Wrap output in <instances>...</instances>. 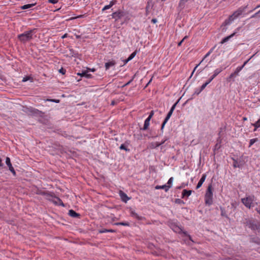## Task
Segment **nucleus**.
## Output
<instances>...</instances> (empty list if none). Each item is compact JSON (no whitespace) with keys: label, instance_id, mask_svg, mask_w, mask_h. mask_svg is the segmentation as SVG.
I'll list each match as a JSON object with an SVG mask.
<instances>
[{"label":"nucleus","instance_id":"1","mask_svg":"<svg viewBox=\"0 0 260 260\" xmlns=\"http://www.w3.org/2000/svg\"><path fill=\"white\" fill-rule=\"evenodd\" d=\"M37 28H34L25 31L23 33L18 35L17 38L21 43L25 44L33 39V35L37 32Z\"/></svg>","mask_w":260,"mask_h":260},{"label":"nucleus","instance_id":"2","mask_svg":"<svg viewBox=\"0 0 260 260\" xmlns=\"http://www.w3.org/2000/svg\"><path fill=\"white\" fill-rule=\"evenodd\" d=\"M180 238H181V242L182 244H185L188 246H192L195 243L188 233L186 231H184L180 227Z\"/></svg>","mask_w":260,"mask_h":260},{"label":"nucleus","instance_id":"3","mask_svg":"<svg viewBox=\"0 0 260 260\" xmlns=\"http://www.w3.org/2000/svg\"><path fill=\"white\" fill-rule=\"evenodd\" d=\"M213 188L212 183L208 185L205 195V203L206 205L210 206L213 204Z\"/></svg>","mask_w":260,"mask_h":260},{"label":"nucleus","instance_id":"4","mask_svg":"<svg viewBox=\"0 0 260 260\" xmlns=\"http://www.w3.org/2000/svg\"><path fill=\"white\" fill-rule=\"evenodd\" d=\"M246 7H240L237 11L234 12V13L231 15L228 19H226L224 22V25H229L231 22L236 18H238L239 16L242 14V13L245 11Z\"/></svg>","mask_w":260,"mask_h":260},{"label":"nucleus","instance_id":"5","mask_svg":"<svg viewBox=\"0 0 260 260\" xmlns=\"http://www.w3.org/2000/svg\"><path fill=\"white\" fill-rule=\"evenodd\" d=\"M244 224L253 231H260V223L250 219H245Z\"/></svg>","mask_w":260,"mask_h":260},{"label":"nucleus","instance_id":"6","mask_svg":"<svg viewBox=\"0 0 260 260\" xmlns=\"http://www.w3.org/2000/svg\"><path fill=\"white\" fill-rule=\"evenodd\" d=\"M179 103V99L176 101V102L174 104V105L172 106L171 109L170 110L169 112L168 113L166 117H165V119L164 120L161 125V128L160 131L162 132L163 129L165 127V124L167 123L170 118L172 115V113L175 109L176 106Z\"/></svg>","mask_w":260,"mask_h":260},{"label":"nucleus","instance_id":"7","mask_svg":"<svg viewBox=\"0 0 260 260\" xmlns=\"http://www.w3.org/2000/svg\"><path fill=\"white\" fill-rule=\"evenodd\" d=\"M26 110V112L28 115L31 116L40 117L42 116V114H44V112L31 107L29 108L27 107Z\"/></svg>","mask_w":260,"mask_h":260},{"label":"nucleus","instance_id":"8","mask_svg":"<svg viewBox=\"0 0 260 260\" xmlns=\"http://www.w3.org/2000/svg\"><path fill=\"white\" fill-rule=\"evenodd\" d=\"M255 197L254 196H249L241 199L242 203L248 208L250 209L253 207V202Z\"/></svg>","mask_w":260,"mask_h":260},{"label":"nucleus","instance_id":"9","mask_svg":"<svg viewBox=\"0 0 260 260\" xmlns=\"http://www.w3.org/2000/svg\"><path fill=\"white\" fill-rule=\"evenodd\" d=\"M232 159L233 160V166L234 168H241L244 166L245 164L244 160L242 159V156L239 159H235L234 158H232Z\"/></svg>","mask_w":260,"mask_h":260},{"label":"nucleus","instance_id":"10","mask_svg":"<svg viewBox=\"0 0 260 260\" xmlns=\"http://www.w3.org/2000/svg\"><path fill=\"white\" fill-rule=\"evenodd\" d=\"M112 18L115 19V21H118L122 18L126 16V13L122 11H117L112 13L111 15Z\"/></svg>","mask_w":260,"mask_h":260},{"label":"nucleus","instance_id":"11","mask_svg":"<svg viewBox=\"0 0 260 260\" xmlns=\"http://www.w3.org/2000/svg\"><path fill=\"white\" fill-rule=\"evenodd\" d=\"M50 117L46 114V113L44 112V114L42 115V116H40L39 118L38 119V121L42 124L47 125L49 122Z\"/></svg>","mask_w":260,"mask_h":260},{"label":"nucleus","instance_id":"12","mask_svg":"<svg viewBox=\"0 0 260 260\" xmlns=\"http://www.w3.org/2000/svg\"><path fill=\"white\" fill-rule=\"evenodd\" d=\"M6 164L7 165V166L9 168V170L12 173V174L14 176H16V171L12 166V165L11 162V159L9 157H7L6 158Z\"/></svg>","mask_w":260,"mask_h":260},{"label":"nucleus","instance_id":"13","mask_svg":"<svg viewBox=\"0 0 260 260\" xmlns=\"http://www.w3.org/2000/svg\"><path fill=\"white\" fill-rule=\"evenodd\" d=\"M168 225L175 233H179V225L177 222H174L173 220L168 221Z\"/></svg>","mask_w":260,"mask_h":260},{"label":"nucleus","instance_id":"14","mask_svg":"<svg viewBox=\"0 0 260 260\" xmlns=\"http://www.w3.org/2000/svg\"><path fill=\"white\" fill-rule=\"evenodd\" d=\"M130 144V141L126 140L123 144H121L119 147L120 150H125L126 152H129L130 149L128 148V145Z\"/></svg>","mask_w":260,"mask_h":260},{"label":"nucleus","instance_id":"15","mask_svg":"<svg viewBox=\"0 0 260 260\" xmlns=\"http://www.w3.org/2000/svg\"><path fill=\"white\" fill-rule=\"evenodd\" d=\"M119 196L121 201L124 203H126L131 199L125 192L122 190L119 191Z\"/></svg>","mask_w":260,"mask_h":260},{"label":"nucleus","instance_id":"16","mask_svg":"<svg viewBox=\"0 0 260 260\" xmlns=\"http://www.w3.org/2000/svg\"><path fill=\"white\" fill-rule=\"evenodd\" d=\"M68 215L72 217L76 218H80L81 216L80 214L76 212L73 209H70L69 210Z\"/></svg>","mask_w":260,"mask_h":260},{"label":"nucleus","instance_id":"17","mask_svg":"<svg viewBox=\"0 0 260 260\" xmlns=\"http://www.w3.org/2000/svg\"><path fill=\"white\" fill-rule=\"evenodd\" d=\"M77 75L80 76L81 77H84L87 79L91 78L92 77V75L89 74L87 70H83L81 73H77Z\"/></svg>","mask_w":260,"mask_h":260},{"label":"nucleus","instance_id":"18","mask_svg":"<svg viewBox=\"0 0 260 260\" xmlns=\"http://www.w3.org/2000/svg\"><path fill=\"white\" fill-rule=\"evenodd\" d=\"M37 194L42 195V196H46L48 197H53V192L48 191H42L41 190L38 189L36 192Z\"/></svg>","mask_w":260,"mask_h":260},{"label":"nucleus","instance_id":"19","mask_svg":"<svg viewBox=\"0 0 260 260\" xmlns=\"http://www.w3.org/2000/svg\"><path fill=\"white\" fill-rule=\"evenodd\" d=\"M130 214L132 217H135L138 220H143L145 219L143 216H139L135 211L131 209Z\"/></svg>","mask_w":260,"mask_h":260},{"label":"nucleus","instance_id":"20","mask_svg":"<svg viewBox=\"0 0 260 260\" xmlns=\"http://www.w3.org/2000/svg\"><path fill=\"white\" fill-rule=\"evenodd\" d=\"M53 196L52 197L55 198L57 200V201H53L54 204H55V205L61 206L62 207L65 206V205L59 197H56L54 193H53Z\"/></svg>","mask_w":260,"mask_h":260},{"label":"nucleus","instance_id":"21","mask_svg":"<svg viewBox=\"0 0 260 260\" xmlns=\"http://www.w3.org/2000/svg\"><path fill=\"white\" fill-rule=\"evenodd\" d=\"M222 142V139L221 138V137H218L216 140V144L214 146V151L218 150L221 147V143Z\"/></svg>","mask_w":260,"mask_h":260},{"label":"nucleus","instance_id":"22","mask_svg":"<svg viewBox=\"0 0 260 260\" xmlns=\"http://www.w3.org/2000/svg\"><path fill=\"white\" fill-rule=\"evenodd\" d=\"M215 46H214L213 48H211L210 49V50L205 55L204 57L202 59V60L200 62V63L199 64H198L196 67L195 68H194L193 69V71H192V73H191V75L193 74V73L194 72L195 70H196V69L198 67V66L204 61V60L205 59V58H206L207 57H208L210 54V53L213 51V49L215 48Z\"/></svg>","mask_w":260,"mask_h":260},{"label":"nucleus","instance_id":"23","mask_svg":"<svg viewBox=\"0 0 260 260\" xmlns=\"http://www.w3.org/2000/svg\"><path fill=\"white\" fill-rule=\"evenodd\" d=\"M116 63V61L114 60H109V61L105 63V67L106 70H109L111 67L114 66Z\"/></svg>","mask_w":260,"mask_h":260},{"label":"nucleus","instance_id":"24","mask_svg":"<svg viewBox=\"0 0 260 260\" xmlns=\"http://www.w3.org/2000/svg\"><path fill=\"white\" fill-rule=\"evenodd\" d=\"M242 69H243V67L239 66V67H237L236 68V70L235 71V72L230 75L229 78L231 79V78H234L236 76H238L239 73L242 70Z\"/></svg>","mask_w":260,"mask_h":260},{"label":"nucleus","instance_id":"25","mask_svg":"<svg viewBox=\"0 0 260 260\" xmlns=\"http://www.w3.org/2000/svg\"><path fill=\"white\" fill-rule=\"evenodd\" d=\"M206 176H207V175L206 174H204L202 175L201 178L199 180V181L196 186V189H198L202 186L203 183H204V182L205 181V180L206 178Z\"/></svg>","mask_w":260,"mask_h":260},{"label":"nucleus","instance_id":"26","mask_svg":"<svg viewBox=\"0 0 260 260\" xmlns=\"http://www.w3.org/2000/svg\"><path fill=\"white\" fill-rule=\"evenodd\" d=\"M191 192V190L183 189L182 192V198H188Z\"/></svg>","mask_w":260,"mask_h":260},{"label":"nucleus","instance_id":"27","mask_svg":"<svg viewBox=\"0 0 260 260\" xmlns=\"http://www.w3.org/2000/svg\"><path fill=\"white\" fill-rule=\"evenodd\" d=\"M79 53L77 52H76L73 49H70L69 53L68 54V56L69 57H74L76 58L78 57Z\"/></svg>","mask_w":260,"mask_h":260},{"label":"nucleus","instance_id":"28","mask_svg":"<svg viewBox=\"0 0 260 260\" xmlns=\"http://www.w3.org/2000/svg\"><path fill=\"white\" fill-rule=\"evenodd\" d=\"M236 32H234L233 34H232L231 35H230V36L224 38L221 41L220 43L222 44H224V43L228 42L231 38L233 37L236 35Z\"/></svg>","mask_w":260,"mask_h":260},{"label":"nucleus","instance_id":"29","mask_svg":"<svg viewBox=\"0 0 260 260\" xmlns=\"http://www.w3.org/2000/svg\"><path fill=\"white\" fill-rule=\"evenodd\" d=\"M36 4H37L36 3H32V4H26V5L21 6L20 9H21V10H25V9H29V8H32V7L35 6Z\"/></svg>","mask_w":260,"mask_h":260},{"label":"nucleus","instance_id":"30","mask_svg":"<svg viewBox=\"0 0 260 260\" xmlns=\"http://www.w3.org/2000/svg\"><path fill=\"white\" fill-rule=\"evenodd\" d=\"M155 188L156 189H164L165 190V191L167 192L170 188V186H167L166 184L162 185H156L155 187Z\"/></svg>","mask_w":260,"mask_h":260},{"label":"nucleus","instance_id":"31","mask_svg":"<svg viewBox=\"0 0 260 260\" xmlns=\"http://www.w3.org/2000/svg\"><path fill=\"white\" fill-rule=\"evenodd\" d=\"M56 132L58 134H59V135H61V136H62L64 137V138H68V137L69 136L67 134V133H66V131H62V130H61V129H56Z\"/></svg>","mask_w":260,"mask_h":260},{"label":"nucleus","instance_id":"32","mask_svg":"<svg viewBox=\"0 0 260 260\" xmlns=\"http://www.w3.org/2000/svg\"><path fill=\"white\" fill-rule=\"evenodd\" d=\"M114 225H123V226H129L130 223L127 221H122V222H115L114 223Z\"/></svg>","mask_w":260,"mask_h":260},{"label":"nucleus","instance_id":"33","mask_svg":"<svg viewBox=\"0 0 260 260\" xmlns=\"http://www.w3.org/2000/svg\"><path fill=\"white\" fill-rule=\"evenodd\" d=\"M250 242L260 245V239L256 237L251 238L250 239Z\"/></svg>","mask_w":260,"mask_h":260},{"label":"nucleus","instance_id":"34","mask_svg":"<svg viewBox=\"0 0 260 260\" xmlns=\"http://www.w3.org/2000/svg\"><path fill=\"white\" fill-rule=\"evenodd\" d=\"M150 125V121L145 119L144 121V126L142 128H141L140 129L142 131H146L148 129L149 126Z\"/></svg>","mask_w":260,"mask_h":260},{"label":"nucleus","instance_id":"35","mask_svg":"<svg viewBox=\"0 0 260 260\" xmlns=\"http://www.w3.org/2000/svg\"><path fill=\"white\" fill-rule=\"evenodd\" d=\"M222 71V69L221 68L216 69L214 72L213 75L211 76L212 78L214 79Z\"/></svg>","mask_w":260,"mask_h":260},{"label":"nucleus","instance_id":"36","mask_svg":"<svg viewBox=\"0 0 260 260\" xmlns=\"http://www.w3.org/2000/svg\"><path fill=\"white\" fill-rule=\"evenodd\" d=\"M160 145H161V143H159V142H152L150 144V147L151 149H154V148L158 147Z\"/></svg>","mask_w":260,"mask_h":260},{"label":"nucleus","instance_id":"37","mask_svg":"<svg viewBox=\"0 0 260 260\" xmlns=\"http://www.w3.org/2000/svg\"><path fill=\"white\" fill-rule=\"evenodd\" d=\"M252 125L254 127L253 131H256L257 128L260 127V118L254 123H252Z\"/></svg>","mask_w":260,"mask_h":260},{"label":"nucleus","instance_id":"38","mask_svg":"<svg viewBox=\"0 0 260 260\" xmlns=\"http://www.w3.org/2000/svg\"><path fill=\"white\" fill-rule=\"evenodd\" d=\"M220 210L221 211V215L222 216H223V217H225L227 218H229V217L228 216V215L226 214V212L225 211V209H224V208L222 207H220Z\"/></svg>","mask_w":260,"mask_h":260},{"label":"nucleus","instance_id":"39","mask_svg":"<svg viewBox=\"0 0 260 260\" xmlns=\"http://www.w3.org/2000/svg\"><path fill=\"white\" fill-rule=\"evenodd\" d=\"M214 79L211 77L202 86V89H205V87L213 80Z\"/></svg>","mask_w":260,"mask_h":260},{"label":"nucleus","instance_id":"40","mask_svg":"<svg viewBox=\"0 0 260 260\" xmlns=\"http://www.w3.org/2000/svg\"><path fill=\"white\" fill-rule=\"evenodd\" d=\"M154 6V4L152 5L151 4L148 5V3L147 4V6L146 7V15H148L149 13V9H152Z\"/></svg>","mask_w":260,"mask_h":260},{"label":"nucleus","instance_id":"41","mask_svg":"<svg viewBox=\"0 0 260 260\" xmlns=\"http://www.w3.org/2000/svg\"><path fill=\"white\" fill-rule=\"evenodd\" d=\"M138 51L137 50H136L134 52L131 53L128 57V60H131L133 58H134L135 56L136 55L137 53H138Z\"/></svg>","mask_w":260,"mask_h":260},{"label":"nucleus","instance_id":"42","mask_svg":"<svg viewBox=\"0 0 260 260\" xmlns=\"http://www.w3.org/2000/svg\"><path fill=\"white\" fill-rule=\"evenodd\" d=\"M257 138L252 139L250 140L249 147H250L255 142L257 141Z\"/></svg>","mask_w":260,"mask_h":260},{"label":"nucleus","instance_id":"43","mask_svg":"<svg viewBox=\"0 0 260 260\" xmlns=\"http://www.w3.org/2000/svg\"><path fill=\"white\" fill-rule=\"evenodd\" d=\"M46 101L54 102L55 103H59L60 102V100H58V99H47V100H46Z\"/></svg>","mask_w":260,"mask_h":260},{"label":"nucleus","instance_id":"44","mask_svg":"<svg viewBox=\"0 0 260 260\" xmlns=\"http://www.w3.org/2000/svg\"><path fill=\"white\" fill-rule=\"evenodd\" d=\"M173 181V178L171 177L168 181V183H167L168 185H167V186H170V188H171L172 186Z\"/></svg>","mask_w":260,"mask_h":260},{"label":"nucleus","instance_id":"45","mask_svg":"<svg viewBox=\"0 0 260 260\" xmlns=\"http://www.w3.org/2000/svg\"><path fill=\"white\" fill-rule=\"evenodd\" d=\"M98 232L99 233H104L108 232V229H106L105 228H102L101 229L98 230Z\"/></svg>","mask_w":260,"mask_h":260},{"label":"nucleus","instance_id":"46","mask_svg":"<svg viewBox=\"0 0 260 260\" xmlns=\"http://www.w3.org/2000/svg\"><path fill=\"white\" fill-rule=\"evenodd\" d=\"M204 89H202V86L199 89H196L194 92L195 94H199Z\"/></svg>","mask_w":260,"mask_h":260},{"label":"nucleus","instance_id":"47","mask_svg":"<svg viewBox=\"0 0 260 260\" xmlns=\"http://www.w3.org/2000/svg\"><path fill=\"white\" fill-rule=\"evenodd\" d=\"M135 76H136L135 75H134L133 77H132V78L129 81H128L127 83H126L125 84H124L122 87H123L128 85L133 81Z\"/></svg>","mask_w":260,"mask_h":260},{"label":"nucleus","instance_id":"48","mask_svg":"<svg viewBox=\"0 0 260 260\" xmlns=\"http://www.w3.org/2000/svg\"><path fill=\"white\" fill-rule=\"evenodd\" d=\"M58 72L59 73L61 74L62 75H65L66 72V70L64 69L63 68H61L59 70Z\"/></svg>","mask_w":260,"mask_h":260},{"label":"nucleus","instance_id":"49","mask_svg":"<svg viewBox=\"0 0 260 260\" xmlns=\"http://www.w3.org/2000/svg\"><path fill=\"white\" fill-rule=\"evenodd\" d=\"M151 253L152 254L156 256H159L160 255V253L159 252L155 251V250H152Z\"/></svg>","mask_w":260,"mask_h":260},{"label":"nucleus","instance_id":"50","mask_svg":"<svg viewBox=\"0 0 260 260\" xmlns=\"http://www.w3.org/2000/svg\"><path fill=\"white\" fill-rule=\"evenodd\" d=\"M116 3V0H112L110 2V4L109 5L111 7H112L113 5H115Z\"/></svg>","mask_w":260,"mask_h":260},{"label":"nucleus","instance_id":"51","mask_svg":"<svg viewBox=\"0 0 260 260\" xmlns=\"http://www.w3.org/2000/svg\"><path fill=\"white\" fill-rule=\"evenodd\" d=\"M58 2V0H48V3L52 4H55Z\"/></svg>","mask_w":260,"mask_h":260},{"label":"nucleus","instance_id":"52","mask_svg":"<svg viewBox=\"0 0 260 260\" xmlns=\"http://www.w3.org/2000/svg\"><path fill=\"white\" fill-rule=\"evenodd\" d=\"M254 54L252 56H251V57L250 58H249L248 60H247L246 61H245L243 64L242 66H241V67H243V68L244 67V66L248 63V62L250 60V59L252 58L253 56H254Z\"/></svg>","mask_w":260,"mask_h":260},{"label":"nucleus","instance_id":"53","mask_svg":"<svg viewBox=\"0 0 260 260\" xmlns=\"http://www.w3.org/2000/svg\"><path fill=\"white\" fill-rule=\"evenodd\" d=\"M254 54L252 56H251V57L250 58H249L248 60H247L246 61H245L243 64L242 66H241V67H243V68L244 67V66L248 63V62L250 60V59L252 58L253 56H254Z\"/></svg>","mask_w":260,"mask_h":260},{"label":"nucleus","instance_id":"54","mask_svg":"<svg viewBox=\"0 0 260 260\" xmlns=\"http://www.w3.org/2000/svg\"><path fill=\"white\" fill-rule=\"evenodd\" d=\"M111 8V7L109 6V5H106L102 9V11H104L106 10L109 9Z\"/></svg>","mask_w":260,"mask_h":260},{"label":"nucleus","instance_id":"55","mask_svg":"<svg viewBox=\"0 0 260 260\" xmlns=\"http://www.w3.org/2000/svg\"><path fill=\"white\" fill-rule=\"evenodd\" d=\"M30 78L28 76H25V77L23 78L22 81L26 82V81H28Z\"/></svg>","mask_w":260,"mask_h":260},{"label":"nucleus","instance_id":"56","mask_svg":"<svg viewBox=\"0 0 260 260\" xmlns=\"http://www.w3.org/2000/svg\"><path fill=\"white\" fill-rule=\"evenodd\" d=\"M155 247V246L152 244V243H150L148 244V248L151 250H152L153 248Z\"/></svg>","mask_w":260,"mask_h":260},{"label":"nucleus","instance_id":"57","mask_svg":"<svg viewBox=\"0 0 260 260\" xmlns=\"http://www.w3.org/2000/svg\"><path fill=\"white\" fill-rule=\"evenodd\" d=\"M86 70L88 71V73L90 71L94 72L95 71V69L94 68L90 69L89 68H87V69Z\"/></svg>","mask_w":260,"mask_h":260},{"label":"nucleus","instance_id":"58","mask_svg":"<svg viewBox=\"0 0 260 260\" xmlns=\"http://www.w3.org/2000/svg\"><path fill=\"white\" fill-rule=\"evenodd\" d=\"M154 112L153 110L151 111L149 113V116H150L152 118L154 115Z\"/></svg>","mask_w":260,"mask_h":260},{"label":"nucleus","instance_id":"59","mask_svg":"<svg viewBox=\"0 0 260 260\" xmlns=\"http://www.w3.org/2000/svg\"><path fill=\"white\" fill-rule=\"evenodd\" d=\"M147 3H148V5L151 4V5L152 4H154V3L153 2V0H148Z\"/></svg>","mask_w":260,"mask_h":260},{"label":"nucleus","instance_id":"60","mask_svg":"<svg viewBox=\"0 0 260 260\" xmlns=\"http://www.w3.org/2000/svg\"><path fill=\"white\" fill-rule=\"evenodd\" d=\"M157 22V20L156 18H153L151 20V22L153 23H156Z\"/></svg>","mask_w":260,"mask_h":260},{"label":"nucleus","instance_id":"61","mask_svg":"<svg viewBox=\"0 0 260 260\" xmlns=\"http://www.w3.org/2000/svg\"><path fill=\"white\" fill-rule=\"evenodd\" d=\"M188 0H181L180 1V7H181V5L182 4L184 3L185 2H186Z\"/></svg>","mask_w":260,"mask_h":260},{"label":"nucleus","instance_id":"62","mask_svg":"<svg viewBox=\"0 0 260 260\" xmlns=\"http://www.w3.org/2000/svg\"><path fill=\"white\" fill-rule=\"evenodd\" d=\"M116 232V230H113V229H108V232H110V233H115Z\"/></svg>","mask_w":260,"mask_h":260},{"label":"nucleus","instance_id":"63","mask_svg":"<svg viewBox=\"0 0 260 260\" xmlns=\"http://www.w3.org/2000/svg\"><path fill=\"white\" fill-rule=\"evenodd\" d=\"M187 38V36H185V37H184V38H183V39L181 41H180V43H179L180 46L181 45V44H182V43L183 42V41L185 39H186Z\"/></svg>","mask_w":260,"mask_h":260},{"label":"nucleus","instance_id":"64","mask_svg":"<svg viewBox=\"0 0 260 260\" xmlns=\"http://www.w3.org/2000/svg\"><path fill=\"white\" fill-rule=\"evenodd\" d=\"M68 34H67V33H66V34H64V35L61 37V38H62V39H64V38H67V36H68Z\"/></svg>","mask_w":260,"mask_h":260}]
</instances>
